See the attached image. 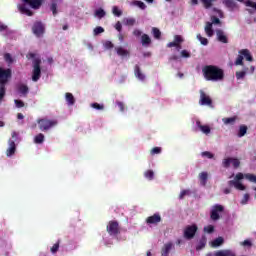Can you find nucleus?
<instances>
[{"label":"nucleus","instance_id":"f257e3e1","mask_svg":"<svg viewBox=\"0 0 256 256\" xmlns=\"http://www.w3.org/2000/svg\"><path fill=\"white\" fill-rule=\"evenodd\" d=\"M202 73L206 81H223V79H225V72L223 69L215 65L204 66Z\"/></svg>","mask_w":256,"mask_h":256},{"label":"nucleus","instance_id":"f03ea898","mask_svg":"<svg viewBox=\"0 0 256 256\" xmlns=\"http://www.w3.org/2000/svg\"><path fill=\"white\" fill-rule=\"evenodd\" d=\"M43 3H45V0H22V4L18 5V10L22 15L33 17V11H31V9L37 11V9H41ZM27 6L30 7V9L27 8Z\"/></svg>","mask_w":256,"mask_h":256},{"label":"nucleus","instance_id":"7ed1b4c3","mask_svg":"<svg viewBox=\"0 0 256 256\" xmlns=\"http://www.w3.org/2000/svg\"><path fill=\"white\" fill-rule=\"evenodd\" d=\"M40 131H49V129H53V127H57L59 123L57 120H51L47 118H42L37 120Z\"/></svg>","mask_w":256,"mask_h":256},{"label":"nucleus","instance_id":"20e7f679","mask_svg":"<svg viewBox=\"0 0 256 256\" xmlns=\"http://www.w3.org/2000/svg\"><path fill=\"white\" fill-rule=\"evenodd\" d=\"M11 137L13 140H8L9 147L6 150V155L8 157H13V154L17 151V145H15V141L19 139V133L13 131Z\"/></svg>","mask_w":256,"mask_h":256},{"label":"nucleus","instance_id":"39448f33","mask_svg":"<svg viewBox=\"0 0 256 256\" xmlns=\"http://www.w3.org/2000/svg\"><path fill=\"white\" fill-rule=\"evenodd\" d=\"M106 231L110 235V237H117V235L121 233V228H119V222L115 220L109 221L106 226Z\"/></svg>","mask_w":256,"mask_h":256},{"label":"nucleus","instance_id":"423d86ee","mask_svg":"<svg viewBox=\"0 0 256 256\" xmlns=\"http://www.w3.org/2000/svg\"><path fill=\"white\" fill-rule=\"evenodd\" d=\"M41 79V59L36 58L33 61L32 81L37 82Z\"/></svg>","mask_w":256,"mask_h":256},{"label":"nucleus","instance_id":"0eeeda50","mask_svg":"<svg viewBox=\"0 0 256 256\" xmlns=\"http://www.w3.org/2000/svg\"><path fill=\"white\" fill-rule=\"evenodd\" d=\"M11 77H13V71L10 68L4 69L0 67V85L9 83Z\"/></svg>","mask_w":256,"mask_h":256},{"label":"nucleus","instance_id":"6e6552de","mask_svg":"<svg viewBox=\"0 0 256 256\" xmlns=\"http://www.w3.org/2000/svg\"><path fill=\"white\" fill-rule=\"evenodd\" d=\"M198 229L199 228L197 227V224L186 226L184 229V234H183L184 239L191 241V239H193V237H195Z\"/></svg>","mask_w":256,"mask_h":256},{"label":"nucleus","instance_id":"1a4fd4ad","mask_svg":"<svg viewBox=\"0 0 256 256\" xmlns=\"http://www.w3.org/2000/svg\"><path fill=\"white\" fill-rule=\"evenodd\" d=\"M231 164L234 169H239L241 161H239V159L237 158H225L222 162V165L225 169H229L231 167Z\"/></svg>","mask_w":256,"mask_h":256},{"label":"nucleus","instance_id":"9d476101","mask_svg":"<svg viewBox=\"0 0 256 256\" xmlns=\"http://www.w3.org/2000/svg\"><path fill=\"white\" fill-rule=\"evenodd\" d=\"M224 209L222 205L216 204L210 213V219H212V221H219V219H221L219 213H223Z\"/></svg>","mask_w":256,"mask_h":256},{"label":"nucleus","instance_id":"9b49d317","mask_svg":"<svg viewBox=\"0 0 256 256\" xmlns=\"http://www.w3.org/2000/svg\"><path fill=\"white\" fill-rule=\"evenodd\" d=\"M199 105H202V106L207 105L208 107H211L213 105V100L203 90H200Z\"/></svg>","mask_w":256,"mask_h":256},{"label":"nucleus","instance_id":"f8f14e48","mask_svg":"<svg viewBox=\"0 0 256 256\" xmlns=\"http://www.w3.org/2000/svg\"><path fill=\"white\" fill-rule=\"evenodd\" d=\"M32 31L34 35H36V37H41V35L45 33V26L43 25L42 22L37 21L34 23L32 27Z\"/></svg>","mask_w":256,"mask_h":256},{"label":"nucleus","instance_id":"ddd939ff","mask_svg":"<svg viewBox=\"0 0 256 256\" xmlns=\"http://www.w3.org/2000/svg\"><path fill=\"white\" fill-rule=\"evenodd\" d=\"M147 225H157L158 223H161V214L155 213L152 216H149L146 218Z\"/></svg>","mask_w":256,"mask_h":256},{"label":"nucleus","instance_id":"4468645a","mask_svg":"<svg viewBox=\"0 0 256 256\" xmlns=\"http://www.w3.org/2000/svg\"><path fill=\"white\" fill-rule=\"evenodd\" d=\"M216 36H217V40L220 43H224L227 44L229 43V38H227V35H225V32L221 29L216 30Z\"/></svg>","mask_w":256,"mask_h":256},{"label":"nucleus","instance_id":"2eb2a0df","mask_svg":"<svg viewBox=\"0 0 256 256\" xmlns=\"http://www.w3.org/2000/svg\"><path fill=\"white\" fill-rule=\"evenodd\" d=\"M214 256H237V254L231 249H225L216 251Z\"/></svg>","mask_w":256,"mask_h":256},{"label":"nucleus","instance_id":"dca6fc26","mask_svg":"<svg viewBox=\"0 0 256 256\" xmlns=\"http://www.w3.org/2000/svg\"><path fill=\"white\" fill-rule=\"evenodd\" d=\"M171 249H173L172 242L164 244V246L161 249V256H169V253H171Z\"/></svg>","mask_w":256,"mask_h":256},{"label":"nucleus","instance_id":"f3484780","mask_svg":"<svg viewBox=\"0 0 256 256\" xmlns=\"http://www.w3.org/2000/svg\"><path fill=\"white\" fill-rule=\"evenodd\" d=\"M204 31L208 37H213L215 32L213 31V23L211 22H206Z\"/></svg>","mask_w":256,"mask_h":256},{"label":"nucleus","instance_id":"a211bd4d","mask_svg":"<svg viewBox=\"0 0 256 256\" xmlns=\"http://www.w3.org/2000/svg\"><path fill=\"white\" fill-rule=\"evenodd\" d=\"M239 55H242V57H245L246 61H253V56L251 55V52L249 49H242L239 51Z\"/></svg>","mask_w":256,"mask_h":256},{"label":"nucleus","instance_id":"6ab92c4d","mask_svg":"<svg viewBox=\"0 0 256 256\" xmlns=\"http://www.w3.org/2000/svg\"><path fill=\"white\" fill-rule=\"evenodd\" d=\"M134 75L140 81H145V74L141 73V67H139V65L135 66V68H134Z\"/></svg>","mask_w":256,"mask_h":256},{"label":"nucleus","instance_id":"aec40b11","mask_svg":"<svg viewBox=\"0 0 256 256\" xmlns=\"http://www.w3.org/2000/svg\"><path fill=\"white\" fill-rule=\"evenodd\" d=\"M196 125L204 135H209V133H211V128L207 125H202L200 121H197Z\"/></svg>","mask_w":256,"mask_h":256},{"label":"nucleus","instance_id":"412c9836","mask_svg":"<svg viewBox=\"0 0 256 256\" xmlns=\"http://www.w3.org/2000/svg\"><path fill=\"white\" fill-rule=\"evenodd\" d=\"M18 93L27 97V93H29V87L25 84L18 85Z\"/></svg>","mask_w":256,"mask_h":256},{"label":"nucleus","instance_id":"4be33fe9","mask_svg":"<svg viewBox=\"0 0 256 256\" xmlns=\"http://www.w3.org/2000/svg\"><path fill=\"white\" fill-rule=\"evenodd\" d=\"M141 43L143 47H149V45H151V38L149 37V35L143 34L141 36Z\"/></svg>","mask_w":256,"mask_h":256},{"label":"nucleus","instance_id":"5701e85b","mask_svg":"<svg viewBox=\"0 0 256 256\" xmlns=\"http://www.w3.org/2000/svg\"><path fill=\"white\" fill-rule=\"evenodd\" d=\"M209 177V174H207V172H201L199 174V179H200V183L201 185L203 186H206L207 185V179Z\"/></svg>","mask_w":256,"mask_h":256},{"label":"nucleus","instance_id":"b1692460","mask_svg":"<svg viewBox=\"0 0 256 256\" xmlns=\"http://www.w3.org/2000/svg\"><path fill=\"white\" fill-rule=\"evenodd\" d=\"M249 71L248 67H244L242 71L236 72V79H245V76L247 75Z\"/></svg>","mask_w":256,"mask_h":256},{"label":"nucleus","instance_id":"393cba45","mask_svg":"<svg viewBox=\"0 0 256 256\" xmlns=\"http://www.w3.org/2000/svg\"><path fill=\"white\" fill-rule=\"evenodd\" d=\"M115 50L119 57H127V55H129V52L125 50L123 47H116Z\"/></svg>","mask_w":256,"mask_h":256},{"label":"nucleus","instance_id":"a878e982","mask_svg":"<svg viewBox=\"0 0 256 256\" xmlns=\"http://www.w3.org/2000/svg\"><path fill=\"white\" fill-rule=\"evenodd\" d=\"M222 121L224 125H234L235 122L237 121V116H233L230 118H223Z\"/></svg>","mask_w":256,"mask_h":256},{"label":"nucleus","instance_id":"bb28decb","mask_svg":"<svg viewBox=\"0 0 256 256\" xmlns=\"http://www.w3.org/2000/svg\"><path fill=\"white\" fill-rule=\"evenodd\" d=\"M131 5H134L135 7H139V9H141L142 11H145V9H147V5H145V3L139 0H135L131 2Z\"/></svg>","mask_w":256,"mask_h":256},{"label":"nucleus","instance_id":"cd10ccee","mask_svg":"<svg viewBox=\"0 0 256 256\" xmlns=\"http://www.w3.org/2000/svg\"><path fill=\"white\" fill-rule=\"evenodd\" d=\"M66 101L68 105H75V96H73L71 93L67 92L65 94Z\"/></svg>","mask_w":256,"mask_h":256},{"label":"nucleus","instance_id":"c85d7f7f","mask_svg":"<svg viewBox=\"0 0 256 256\" xmlns=\"http://www.w3.org/2000/svg\"><path fill=\"white\" fill-rule=\"evenodd\" d=\"M43 141H45V135H43V133H39L38 135H36L34 137V143L41 145V143H43Z\"/></svg>","mask_w":256,"mask_h":256},{"label":"nucleus","instance_id":"c756f323","mask_svg":"<svg viewBox=\"0 0 256 256\" xmlns=\"http://www.w3.org/2000/svg\"><path fill=\"white\" fill-rule=\"evenodd\" d=\"M223 237H218L212 241V247H221V244L224 243Z\"/></svg>","mask_w":256,"mask_h":256},{"label":"nucleus","instance_id":"7c9ffc66","mask_svg":"<svg viewBox=\"0 0 256 256\" xmlns=\"http://www.w3.org/2000/svg\"><path fill=\"white\" fill-rule=\"evenodd\" d=\"M247 135V126L241 125L238 132V137H245Z\"/></svg>","mask_w":256,"mask_h":256},{"label":"nucleus","instance_id":"2f4dec72","mask_svg":"<svg viewBox=\"0 0 256 256\" xmlns=\"http://www.w3.org/2000/svg\"><path fill=\"white\" fill-rule=\"evenodd\" d=\"M105 15L106 13H105V10H103V8H99L95 11V17H98V19H103Z\"/></svg>","mask_w":256,"mask_h":256},{"label":"nucleus","instance_id":"473e14b6","mask_svg":"<svg viewBox=\"0 0 256 256\" xmlns=\"http://www.w3.org/2000/svg\"><path fill=\"white\" fill-rule=\"evenodd\" d=\"M112 13L115 17H121L123 15V11H121L117 6L112 7Z\"/></svg>","mask_w":256,"mask_h":256},{"label":"nucleus","instance_id":"72a5a7b5","mask_svg":"<svg viewBox=\"0 0 256 256\" xmlns=\"http://www.w3.org/2000/svg\"><path fill=\"white\" fill-rule=\"evenodd\" d=\"M215 0H201V3H203L205 9H211L213 7V3Z\"/></svg>","mask_w":256,"mask_h":256},{"label":"nucleus","instance_id":"f704fd0d","mask_svg":"<svg viewBox=\"0 0 256 256\" xmlns=\"http://www.w3.org/2000/svg\"><path fill=\"white\" fill-rule=\"evenodd\" d=\"M144 176L146 177V179H149V181H153V177H155V172H153V170H147L144 173Z\"/></svg>","mask_w":256,"mask_h":256},{"label":"nucleus","instance_id":"c9c22d12","mask_svg":"<svg viewBox=\"0 0 256 256\" xmlns=\"http://www.w3.org/2000/svg\"><path fill=\"white\" fill-rule=\"evenodd\" d=\"M197 39L200 41L201 45H209V40L201 36V34H197Z\"/></svg>","mask_w":256,"mask_h":256},{"label":"nucleus","instance_id":"e433bc0d","mask_svg":"<svg viewBox=\"0 0 256 256\" xmlns=\"http://www.w3.org/2000/svg\"><path fill=\"white\" fill-rule=\"evenodd\" d=\"M4 60L9 64L13 65V62L15 61L13 59V56H11L9 53L4 54Z\"/></svg>","mask_w":256,"mask_h":256},{"label":"nucleus","instance_id":"4c0bfd02","mask_svg":"<svg viewBox=\"0 0 256 256\" xmlns=\"http://www.w3.org/2000/svg\"><path fill=\"white\" fill-rule=\"evenodd\" d=\"M152 33L154 35V39H161V30H159V28H152Z\"/></svg>","mask_w":256,"mask_h":256},{"label":"nucleus","instance_id":"58836bf2","mask_svg":"<svg viewBox=\"0 0 256 256\" xmlns=\"http://www.w3.org/2000/svg\"><path fill=\"white\" fill-rule=\"evenodd\" d=\"M93 33L95 36L101 35V33H105V29L101 26H98V27L94 28Z\"/></svg>","mask_w":256,"mask_h":256},{"label":"nucleus","instance_id":"ea45409f","mask_svg":"<svg viewBox=\"0 0 256 256\" xmlns=\"http://www.w3.org/2000/svg\"><path fill=\"white\" fill-rule=\"evenodd\" d=\"M91 107L93 109H96L97 111H103V109H105V106L99 104V103H92Z\"/></svg>","mask_w":256,"mask_h":256},{"label":"nucleus","instance_id":"a19ab883","mask_svg":"<svg viewBox=\"0 0 256 256\" xmlns=\"http://www.w3.org/2000/svg\"><path fill=\"white\" fill-rule=\"evenodd\" d=\"M161 151H162L161 147H154L151 149L150 155H159L161 154Z\"/></svg>","mask_w":256,"mask_h":256},{"label":"nucleus","instance_id":"79ce46f5","mask_svg":"<svg viewBox=\"0 0 256 256\" xmlns=\"http://www.w3.org/2000/svg\"><path fill=\"white\" fill-rule=\"evenodd\" d=\"M245 179L251 181V183H256V175L253 174H245Z\"/></svg>","mask_w":256,"mask_h":256},{"label":"nucleus","instance_id":"37998d69","mask_svg":"<svg viewBox=\"0 0 256 256\" xmlns=\"http://www.w3.org/2000/svg\"><path fill=\"white\" fill-rule=\"evenodd\" d=\"M59 244H60V241L58 240L57 243H55L51 247V249H50L51 253L55 254V253H57L59 251Z\"/></svg>","mask_w":256,"mask_h":256},{"label":"nucleus","instance_id":"c03bdc74","mask_svg":"<svg viewBox=\"0 0 256 256\" xmlns=\"http://www.w3.org/2000/svg\"><path fill=\"white\" fill-rule=\"evenodd\" d=\"M50 10L52 11L54 17L57 15V2H52L50 5Z\"/></svg>","mask_w":256,"mask_h":256},{"label":"nucleus","instance_id":"a18cd8bd","mask_svg":"<svg viewBox=\"0 0 256 256\" xmlns=\"http://www.w3.org/2000/svg\"><path fill=\"white\" fill-rule=\"evenodd\" d=\"M238 191H245V185H243L240 181H236V185L234 186Z\"/></svg>","mask_w":256,"mask_h":256},{"label":"nucleus","instance_id":"49530a36","mask_svg":"<svg viewBox=\"0 0 256 256\" xmlns=\"http://www.w3.org/2000/svg\"><path fill=\"white\" fill-rule=\"evenodd\" d=\"M174 41H175L178 45H181V43H183V41H185V40L183 39V36H181V35H175V36H174Z\"/></svg>","mask_w":256,"mask_h":256},{"label":"nucleus","instance_id":"de8ad7c7","mask_svg":"<svg viewBox=\"0 0 256 256\" xmlns=\"http://www.w3.org/2000/svg\"><path fill=\"white\" fill-rule=\"evenodd\" d=\"M204 231H205V233L211 234L215 231V227L213 225H208V226L204 227Z\"/></svg>","mask_w":256,"mask_h":256},{"label":"nucleus","instance_id":"09e8293b","mask_svg":"<svg viewBox=\"0 0 256 256\" xmlns=\"http://www.w3.org/2000/svg\"><path fill=\"white\" fill-rule=\"evenodd\" d=\"M181 57H183L184 59H189V57H191V53L187 50H182L180 52Z\"/></svg>","mask_w":256,"mask_h":256},{"label":"nucleus","instance_id":"8fccbe9b","mask_svg":"<svg viewBox=\"0 0 256 256\" xmlns=\"http://www.w3.org/2000/svg\"><path fill=\"white\" fill-rule=\"evenodd\" d=\"M14 103L18 109L25 107V102H23V100H14Z\"/></svg>","mask_w":256,"mask_h":256},{"label":"nucleus","instance_id":"3c124183","mask_svg":"<svg viewBox=\"0 0 256 256\" xmlns=\"http://www.w3.org/2000/svg\"><path fill=\"white\" fill-rule=\"evenodd\" d=\"M5 97V84H0V101Z\"/></svg>","mask_w":256,"mask_h":256},{"label":"nucleus","instance_id":"603ef678","mask_svg":"<svg viewBox=\"0 0 256 256\" xmlns=\"http://www.w3.org/2000/svg\"><path fill=\"white\" fill-rule=\"evenodd\" d=\"M202 157H207L208 159H213L214 155L213 153L209 151L202 152Z\"/></svg>","mask_w":256,"mask_h":256},{"label":"nucleus","instance_id":"864d4df0","mask_svg":"<svg viewBox=\"0 0 256 256\" xmlns=\"http://www.w3.org/2000/svg\"><path fill=\"white\" fill-rule=\"evenodd\" d=\"M235 65H243V55H238L236 61H235Z\"/></svg>","mask_w":256,"mask_h":256},{"label":"nucleus","instance_id":"5fc2aeb1","mask_svg":"<svg viewBox=\"0 0 256 256\" xmlns=\"http://www.w3.org/2000/svg\"><path fill=\"white\" fill-rule=\"evenodd\" d=\"M104 47H105V49H113V47H115V45H113V42H111V41H106L104 43Z\"/></svg>","mask_w":256,"mask_h":256},{"label":"nucleus","instance_id":"6e6d98bb","mask_svg":"<svg viewBox=\"0 0 256 256\" xmlns=\"http://www.w3.org/2000/svg\"><path fill=\"white\" fill-rule=\"evenodd\" d=\"M241 245L243 247H252L253 243L250 240H244L243 242H241Z\"/></svg>","mask_w":256,"mask_h":256},{"label":"nucleus","instance_id":"4d7b16f0","mask_svg":"<svg viewBox=\"0 0 256 256\" xmlns=\"http://www.w3.org/2000/svg\"><path fill=\"white\" fill-rule=\"evenodd\" d=\"M249 201V194H244L243 199L241 200L242 205H247Z\"/></svg>","mask_w":256,"mask_h":256},{"label":"nucleus","instance_id":"13d9d810","mask_svg":"<svg viewBox=\"0 0 256 256\" xmlns=\"http://www.w3.org/2000/svg\"><path fill=\"white\" fill-rule=\"evenodd\" d=\"M115 29L116 31H118L119 33H121L122 29H123V25L121 24L120 21H118L116 24H115Z\"/></svg>","mask_w":256,"mask_h":256},{"label":"nucleus","instance_id":"bf43d9fd","mask_svg":"<svg viewBox=\"0 0 256 256\" xmlns=\"http://www.w3.org/2000/svg\"><path fill=\"white\" fill-rule=\"evenodd\" d=\"M244 177L245 175H243V173L238 172L235 176V181H241Z\"/></svg>","mask_w":256,"mask_h":256},{"label":"nucleus","instance_id":"052dcab7","mask_svg":"<svg viewBox=\"0 0 256 256\" xmlns=\"http://www.w3.org/2000/svg\"><path fill=\"white\" fill-rule=\"evenodd\" d=\"M185 195H189V190H182L179 195V199H184Z\"/></svg>","mask_w":256,"mask_h":256},{"label":"nucleus","instance_id":"680f3d73","mask_svg":"<svg viewBox=\"0 0 256 256\" xmlns=\"http://www.w3.org/2000/svg\"><path fill=\"white\" fill-rule=\"evenodd\" d=\"M225 5L226 7L232 8V7H235V2H233V0H226Z\"/></svg>","mask_w":256,"mask_h":256},{"label":"nucleus","instance_id":"e2e57ef3","mask_svg":"<svg viewBox=\"0 0 256 256\" xmlns=\"http://www.w3.org/2000/svg\"><path fill=\"white\" fill-rule=\"evenodd\" d=\"M246 5L247 7H252V9H256V3L251 0L246 1Z\"/></svg>","mask_w":256,"mask_h":256},{"label":"nucleus","instance_id":"0e129e2a","mask_svg":"<svg viewBox=\"0 0 256 256\" xmlns=\"http://www.w3.org/2000/svg\"><path fill=\"white\" fill-rule=\"evenodd\" d=\"M167 47L168 48H171V47H179V44L176 43V41L174 40L173 42H170L167 44Z\"/></svg>","mask_w":256,"mask_h":256},{"label":"nucleus","instance_id":"69168bd1","mask_svg":"<svg viewBox=\"0 0 256 256\" xmlns=\"http://www.w3.org/2000/svg\"><path fill=\"white\" fill-rule=\"evenodd\" d=\"M212 23L214 25H219V23H221V20L219 18H217V17H213L212 18Z\"/></svg>","mask_w":256,"mask_h":256},{"label":"nucleus","instance_id":"338daca9","mask_svg":"<svg viewBox=\"0 0 256 256\" xmlns=\"http://www.w3.org/2000/svg\"><path fill=\"white\" fill-rule=\"evenodd\" d=\"M120 111H125V104L123 102H117Z\"/></svg>","mask_w":256,"mask_h":256},{"label":"nucleus","instance_id":"774afa93","mask_svg":"<svg viewBox=\"0 0 256 256\" xmlns=\"http://www.w3.org/2000/svg\"><path fill=\"white\" fill-rule=\"evenodd\" d=\"M236 183H237L236 180H230V181H228L229 187H235Z\"/></svg>","mask_w":256,"mask_h":256}]
</instances>
